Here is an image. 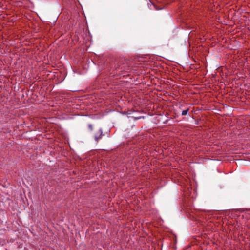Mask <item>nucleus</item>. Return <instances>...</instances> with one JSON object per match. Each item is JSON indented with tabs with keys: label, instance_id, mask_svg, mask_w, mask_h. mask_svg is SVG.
I'll return each instance as SVG.
<instances>
[{
	"label": "nucleus",
	"instance_id": "f257e3e1",
	"mask_svg": "<svg viewBox=\"0 0 250 250\" xmlns=\"http://www.w3.org/2000/svg\"><path fill=\"white\" fill-rule=\"evenodd\" d=\"M103 132L101 129H100L96 133L94 138L96 142H98L102 138Z\"/></svg>",
	"mask_w": 250,
	"mask_h": 250
},
{
	"label": "nucleus",
	"instance_id": "7ed1b4c3",
	"mask_svg": "<svg viewBox=\"0 0 250 250\" xmlns=\"http://www.w3.org/2000/svg\"><path fill=\"white\" fill-rule=\"evenodd\" d=\"M16 3H17V6H18V5L20 6V5L19 4H18V2L17 1L16 2Z\"/></svg>",
	"mask_w": 250,
	"mask_h": 250
},
{
	"label": "nucleus",
	"instance_id": "f03ea898",
	"mask_svg": "<svg viewBox=\"0 0 250 250\" xmlns=\"http://www.w3.org/2000/svg\"><path fill=\"white\" fill-rule=\"evenodd\" d=\"M188 110H189L188 108V109H187L186 110H183L182 111V115H187L188 113Z\"/></svg>",
	"mask_w": 250,
	"mask_h": 250
}]
</instances>
